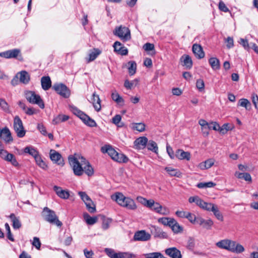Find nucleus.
<instances>
[{
  "label": "nucleus",
  "instance_id": "a878e982",
  "mask_svg": "<svg viewBox=\"0 0 258 258\" xmlns=\"http://www.w3.org/2000/svg\"><path fill=\"white\" fill-rule=\"evenodd\" d=\"M170 227L175 233H181L183 231V227L180 226L174 219L172 220V224L171 226H170Z\"/></svg>",
  "mask_w": 258,
  "mask_h": 258
},
{
  "label": "nucleus",
  "instance_id": "37998d69",
  "mask_svg": "<svg viewBox=\"0 0 258 258\" xmlns=\"http://www.w3.org/2000/svg\"><path fill=\"white\" fill-rule=\"evenodd\" d=\"M173 218L168 217H163L160 218L158 219V222L165 226H168L170 227L172 224V220Z\"/></svg>",
  "mask_w": 258,
  "mask_h": 258
},
{
  "label": "nucleus",
  "instance_id": "9b49d317",
  "mask_svg": "<svg viewBox=\"0 0 258 258\" xmlns=\"http://www.w3.org/2000/svg\"><path fill=\"white\" fill-rule=\"evenodd\" d=\"M151 238V235L146 232L145 230H141L136 232L134 236V239L135 241H145Z\"/></svg>",
  "mask_w": 258,
  "mask_h": 258
},
{
  "label": "nucleus",
  "instance_id": "603ef678",
  "mask_svg": "<svg viewBox=\"0 0 258 258\" xmlns=\"http://www.w3.org/2000/svg\"><path fill=\"white\" fill-rule=\"evenodd\" d=\"M78 194L84 203H86L88 201H90V200H91V199L85 192L79 191Z\"/></svg>",
  "mask_w": 258,
  "mask_h": 258
},
{
  "label": "nucleus",
  "instance_id": "3c124183",
  "mask_svg": "<svg viewBox=\"0 0 258 258\" xmlns=\"http://www.w3.org/2000/svg\"><path fill=\"white\" fill-rule=\"evenodd\" d=\"M196 87L200 91H202L205 88V83L202 79H198L196 82Z\"/></svg>",
  "mask_w": 258,
  "mask_h": 258
},
{
  "label": "nucleus",
  "instance_id": "864d4df0",
  "mask_svg": "<svg viewBox=\"0 0 258 258\" xmlns=\"http://www.w3.org/2000/svg\"><path fill=\"white\" fill-rule=\"evenodd\" d=\"M185 218H187L192 223H196L197 221V217L194 214L189 212L187 213Z\"/></svg>",
  "mask_w": 258,
  "mask_h": 258
},
{
  "label": "nucleus",
  "instance_id": "ddd939ff",
  "mask_svg": "<svg viewBox=\"0 0 258 258\" xmlns=\"http://www.w3.org/2000/svg\"><path fill=\"white\" fill-rule=\"evenodd\" d=\"M165 252L166 255L171 258H182L180 251L175 247L166 249Z\"/></svg>",
  "mask_w": 258,
  "mask_h": 258
},
{
  "label": "nucleus",
  "instance_id": "a19ab883",
  "mask_svg": "<svg viewBox=\"0 0 258 258\" xmlns=\"http://www.w3.org/2000/svg\"><path fill=\"white\" fill-rule=\"evenodd\" d=\"M138 83V80L135 79L132 81L126 80L124 83V86L127 89H131L133 87H136Z\"/></svg>",
  "mask_w": 258,
  "mask_h": 258
},
{
  "label": "nucleus",
  "instance_id": "f704fd0d",
  "mask_svg": "<svg viewBox=\"0 0 258 258\" xmlns=\"http://www.w3.org/2000/svg\"><path fill=\"white\" fill-rule=\"evenodd\" d=\"M24 152L33 156L34 158L39 154V152L32 146H27L24 149Z\"/></svg>",
  "mask_w": 258,
  "mask_h": 258
},
{
  "label": "nucleus",
  "instance_id": "39448f33",
  "mask_svg": "<svg viewBox=\"0 0 258 258\" xmlns=\"http://www.w3.org/2000/svg\"><path fill=\"white\" fill-rule=\"evenodd\" d=\"M24 95L27 100L31 104H37L41 108H44V104L40 96L32 91H26Z\"/></svg>",
  "mask_w": 258,
  "mask_h": 258
},
{
  "label": "nucleus",
  "instance_id": "1a4fd4ad",
  "mask_svg": "<svg viewBox=\"0 0 258 258\" xmlns=\"http://www.w3.org/2000/svg\"><path fill=\"white\" fill-rule=\"evenodd\" d=\"M105 251L107 255L110 258H133L135 257L133 254L128 252H115V251L111 248H106Z\"/></svg>",
  "mask_w": 258,
  "mask_h": 258
},
{
  "label": "nucleus",
  "instance_id": "a211bd4d",
  "mask_svg": "<svg viewBox=\"0 0 258 258\" xmlns=\"http://www.w3.org/2000/svg\"><path fill=\"white\" fill-rule=\"evenodd\" d=\"M19 78V81L24 84H27L30 80V76L26 71H22L17 73Z\"/></svg>",
  "mask_w": 258,
  "mask_h": 258
},
{
  "label": "nucleus",
  "instance_id": "6ab92c4d",
  "mask_svg": "<svg viewBox=\"0 0 258 258\" xmlns=\"http://www.w3.org/2000/svg\"><path fill=\"white\" fill-rule=\"evenodd\" d=\"M175 157L179 160H189L190 159V154L188 152H185L183 150L178 149L176 151L175 154Z\"/></svg>",
  "mask_w": 258,
  "mask_h": 258
},
{
  "label": "nucleus",
  "instance_id": "72a5a7b5",
  "mask_svg": "<svg viewBox=\"0 0 258 258\" xmlns=\"http://www.w3.org/2000/svg\"><path fill=\"white\" fill-rule=\"evenodd\" d=\"M84 218L86 221V222L88 225H93L97 221V217H92L87 213L84 214Z\"/></svg>",
  "mask_w": 258,
  "mask_h": 258
},
{
  "label": "nucleus",
  "instance_id": "680f3d73",
  "mask_svg": "<svg viewBox=\"0 0 258 258\" xmlns=\"http://www.w3.org/2000/svg\"><path fill=\"white\" fill-rule=\"evenodd\" d=\"M219 9L220 10L224 12H228L229 11L228 8L222 1H220L219 3Z\"/></svg>",
  "mask_w": 258,
  "mask_h": 258
},
{
  "label": "nucleus",
  "instance_id": "09e8293b",
  "mask_svg": "<svg viewBox=\"0 0 258 258\" xmlns=\"http://www.w3.org/2000/svg\"><path fill=\"white\" fill-rule=\"evenodd\" d=\"M134 129L142 132L145 129V125L143 123H136L133 124Z\"/></svg>",
  "mask_w": 258,
  "mask_h": 258
},
{
  "label": "nucleus",
  "instance_id": "cd10ccee",
  "mask_svg": "<svg viewBox=\"0 0 258 258\" xmlns=\"http://www.w3.org/2000/svg\"><path fill=\"white\" fill-rule=\"evenodd\" d=\"M112 99L117 104L123 106L124 105V100L116 91L111 94Z\"/></svg>",
  "mask_w": 258,
  "mask_h": 258
},
{
  "label": "nucleus",
  "instance_id": "58836bf2",
  "mask_svg": "<svg viewBox=\"0 0 258 258\" xmlns=\"http://www.w3.org/2000/svg\"><path fill=\"white\" fill-rule=\"evenodd\" d=\"M36 164L41 168L46 169L47 165L45 162L42 159L39 154L34 158Z\"/></svg>",
  "mask_w": 258,
  "mask_h": 258
},
{
  "label": "nucleus",
  "instance_id": "ea45409f",
  "mask_svg": "<svg viewBox=\"0 0 258 258\" xmlns=\"http://www.w3.org/2000/svg\"><path fill=\"white\" fill-rule=\"evenodd\" d=\"M147 147L149 150L157 153L158 151V146L156 143L152 140H150L147 144Z\"/></svg>",
  "mask_w": 258,
  "mask_h": 258
},
{
  "label": "nucleus",
  "instance_id": "b1692460",
  "mask_svg": "<svg viewBox=\"0 0 258 258\" xmlns=\"http://www.w3.org/2000/svg\"><path fill=\"white\" fill-rule=\"evenodd\" d=\"M214 164V160L213 159H209L205 162L200 163L198 167L201 170H205L211 168Z\"/></svg>",
  "mask_w": 258,
  "mask_h": 258
},
{
  "label": "nucleus",
  "instance_id": "e433bc0d",
  "mask_svg": "<svg viewBox=\"0 0 258 258\" xmlns=\"http://www.w3.org/2000/svg\"><path fill=\"white\" fill-rule=\"evenodd\" d=\"M209 62L213 70H217L220 68V63L218 59L215 57H211L209 59Z\"/></svg>",
  "mask_w": 258,
  "mask_h": 258
},
{
  "label": "nucleus",
  "instance_id": "79ce46f5",
  "mask_svg": "<svg viewBox=\"0 0 258 258\" xmlns=\"http://www.w3.org/2000/svg\"><path fill=\"white\" fill-rule=\"evenodd\" d=\"M71 111L74 114L79 117L82 120V118H83L86 115L85 113H84L83 112L79 110L75 106H73L71 107Z\"/></svg>",
  "mask_w": 258,
  "mask_h": 258
},
{
  "label": "nucleus",
  "instance_id": "6e6d98bb",
  "mask_svg": "<svg viewBox=\"0 0 258 258\" xmlns=\"http://www.w3.org/2000/svg\"><path fill=\"white\" fill-rule=\"evenodd\" d=\"M162 208V207L159 203L154 202V205L153 206L151 210L155 211L157 213H161Z\"/></svg>",
  "mask_w": 258,
  "mask_h": 258
},
{
  "label": "nucleus",
  "instance_id": "f257e3e1",
  "mask_svg": "<svg viewBox=\"0 0 258 258\" xmlns=\"http://www.w3.org/2000/svg\"><path fill=\"white\" fill-rule=\"evenodd\" d=\"M68 159L76 175L81 176L84 172L89 176L93 175L94 169L93 167L83 156L75 154L74 156H70Z\"/></svg>",
  "mask_w": 258,
  "mask_h": 258
},
{
  "label": "nucleus",
  "instance_id": "69168bd1",
  "mask_svg": "<svg viewBox=\"0 0 258 258\" xmlns=\"http://www.w3.org/2000/svg\"><path fill=\"white\" fill-rule=\"evenodd\" d=\"M70 196V194L68 191H66L64 190H62L60 191L59 195L58 196L61 199H67L69 198Z\"/></svg>",
  "mask_w": 258,
  "mask_h": 258
},
{
  "label": "nucleus",
  "instance_id": "c03bdc74",
  "mask_svg": "<svg viewBox=\"0 0 258 258\" xmlns=\"http://www.w3.org/2000/svg\"><path fill=\"white\" fill-rule=\"evenodd\" d=\"M211 211L213 212L215 217L219 220L222 221H223V217L220 212L219 211L218 207L214 205L213 208L211 209Z\"/></svg>",
  "mask_w": 258,
  "mask_h": 258
},
{
  "label": "nucleus",
  "instance_id": "4d7b16f0",
  "mask_svg": "<svg viewBox=\"0 0 258 258\" xmlns=\"http://www.w3.org/2000/svg\"><path fill=\"white\" fill-rule=\"evenodd\" d=\"M32 245L35 246L37 249H39L41 246V242L39 238L34 237L32 242Z\"/></svg>",
  "mask_w": 258,
  "mask_h": 258
},
{
  "label": "nucleus",
  "instance_id": "5fc2aeb1",
  "mask_svg": "<svg viewBox=\"0 0 258 258\" xmlns=\"http://www.w3.org/2000/svg\"><path fill=\"white\" fill-rule=\"evenodd\" d=\"M143 48L146 51L155 50L154 45L150 43H146L143 45Z\"/></svg>",
  "mask_w": 258,
  "mask_h": 258
},
{
  "label": "nucleus",
  "instance_id": "473e14b6",
  "mask_svg": "<svg viewBox=\"0 0 258 258\" xmlns=\"http://www.w3.org/2000/svg\"><path fill=\"white\" fill-rule=\"evenodd\" d=\"M69 119V116L66 115L59 114L54 118L52 122L54 124H58L61 122L65 121Z\"/></svg>",
  "mask_w": 258,
  "mask_h": 258
},
{
  "label": "nucleus",
  "instance_id": "2eb2a0df",
  "mask_svg": "<svg viewBox=\"0 0 258 258\" xmlns=\"http://www.w3.org/2000/svg\"><path fill=\"white\" fill-rule=\"evenodd\" d=\"M148 143V139L145 137L137 138L134 142V146L137 149H142L145 148Z\"/></svg>",
  "mask_w": 258,
  "mask_h": 258
},
{
  "label": "nucleus",
  "instance_id": "4c0bfd02",
  "mask_svg": "<svg viewBox=\"0 0 258 258\" xmlns=\"http://www.w3.org/2000/svg\"><path fill=\"white\" fill-rule=\"evenodd\" d=\"M5 160L11 162L14 166H17L19 165L14 155L11 153H8V154L7 155L6 158Z\"/></svg>",
  "mask_w": 258,
  "mask_h": 258
},
{
  "label": "nucleus",
  "instance_id": "a18cd8bd",
  "mask_svg": "<svg viewBox=\"0 0 258 258\" xmlns=\"http://www.w3.org/2000/svg\"><path fill=\"white\" fill-rule=\"evenodd\" d=\"M130 66L128 68V73L130 75H133L136 73L137 69V64L135 61H130L128 62Z\"/></svg>",
  "mask_w": 258,
  "mask_h": 258
},
{
  "label": "nucleus",
  "instance_id": "20e7f679",
  "mask_svg": "<svg viewBox=\"0 0 258 258\" xmlns=\"http://www.w3.org/2000/svg\"><path fill=\"white\" fill-rule=\"evenodd\" d=\"M41 215L43 219L47 222L52 224H55L57 227H60L62 223L60 221L54 211L47 207L44 208Z\"/></svg>",
  "mask_w": 258,
  "mask_h": 258
},
{
  "label": "nucleus",
  "instance_id": "4468645a",
  "mask_svg": "<svg viewBox=\"0 0 258 258\" xmlns=\"http://www.w3.org/2000/svg\"><path fill=\"white\" fill-rule=\"evenodd\" d=\"M192 50L195 56L198 59H201L204 57L205 53L201 45L194 44L192 47Z\"/></svg>",
  "mask_w": 258,
  "mask_h": 258
},
{
  "label": "nucleus",
  "instance_id": "6e6552de",
  "mask_svg": "<svg viewBox=\"0 0 258 258\" xmlns=\"http://www.w3.org/2000/svg\"><path fill=\"white\" fill-rule=\"evenodd\" d=\"M52 89L63 98H67L70 96L71 92L70 89L66 85L62 83L54 84L52 86Z\"/></svg>",
  "mask_w": 258,
  "mask_h": 258
},
{
  "label": "nucleus",
  "instance_id": "4be33fe9",
  "mask_svg": "<svg viewBox=\"0 0 258 258\" xmlns=\"http://www.w3.org/2000/svg\"><path fill=\"white\" fill-rule=\"evenodd\" d=\"M93 98L92 102L93 103L94 109L97 111H99L101 109V100L99 96L94 92L92 95Z\"/></svg>",
  "mask_w": 258,
  "mask_h": 258
},
{
  "label": "nucleus",
  "instance_id": "5701e85b",
  "mask_svg": "<svg viewBox=\"0 0 258 258\" xmlns=\"http://www.w3.org/2000/svg\"><path fill=\"white\" fill-rule=\"evenodd\" d=\"M180 60L183 64V66H185L187 69H190L192 66V59L188 55H183L180 58Z\"/></svg>",
  "mask_w": 258,
  "mask_h": 258
},
{
  "label": "nucleus",
  "instance_id": "7c9ffc66",
  "mask_svg": "<svg viewBox=\"0 0 258 258\" xmlns=\"http://www.w3.org/2000/svg\"><path fill=\"white\" fill-rule=\"evenodd\" d=\"M113 160L119 163H126L128 161V158L124 154L117 152Z\"/></svg>",
  "mask_w": 258,
  "mask_h": 258
},
{
  "label": "nucleus",
  "instance_id": "dca6fc26",
  "mask_svg": "<svg viewBox=\"0 0 258 258\" xmlns=\"http://www.w3.org/2000/svg\"><path fill=\"white\" fill-rule=\"evenodd\" d=\"M0 135L1 138L6 143H9L13 140L11 132L7 127H5L0 130Z\"/></svg>",
  "mask_w": 258,
  "mask_h": 258
},
{
  "label": "nucleus",
  "instance_id": "0eeeda50",
  "mask_svg": "<svg viewBox=\"0 0 258 258\" xmlns=\"http://www.w3.org/2000/svg\"><path fill=\"white\" fill-rule=\"evenodd\" d=\"M14 129L19 138L25 136L26 131L23 126L22 120L18 116H16L14 119Z\"/></svg>",
  "mask_w": 258,
  "mask_h": 258
},
{
  "label": "nucleus",
  "instance_id": "e2e57ef3",
  "mask_svg": "<svg viewBox=\"0 0 258 258\" xmlns=\"http://www.w3.org/2000/svg\"><path fill=\"white\" fill-rule=\"evenodd\" d=\"M37 128L43 135H44V136L47 135V132H46V128L42 124H41V123L38 124Z\"/></svg>",
  "mask_w": 258,
  "mask_h": 258
},
{
  "label": "nucleus",
  "instance_id": "2f4dec72",
  "mask_svg": "<svg viewBox=\"0 0 258 258\" xmlns=\"http://www.w3.org/2000/svg\"><path fill=\"white\" fill-rule=\"evenodd\" d=\"M82 121L85 124L90 127H95L97 126V123L95 120L91 118L88 115L86 114L85 117L82 118Z\"/></svg>",
  "mask_w": 258,
  "mask_h": 258
},
{
  "label": "nucleus",
  "instance_id": "bb28decb",
  "mask_svg": "<svg viewBox=\"0 0 258 258\" xmlns=\"http://www.w3.org/2000/svg\"><path fill=\"white\" fill-rule=\"evenodd\" d=\"M10 218L11 219L13 223V227L14 229H17L21 228L22 225L20 221L19 218L16 217L14 214H11L10 215Z\"/></svg>",
  "mask_w": 258,
  "mask_h": 258
},
{
  "label": "nucleus",
  "instance_id": "774afa93",
  "mask_svg": "<svg viewBox=\"0 0 258 258\" xmlns=\"http://www.w3.org/2000/svg\"><path fill=\"white\" fill-rule=\"evenodd\" d=\"M252 101L255 108H258V96L257 95H253L252 96Z\"/></svg>",
  "mask_w": 258,
  "mask_h": 258
},
{
  "label": "nucleus",
  "instance_id": "f03ea898",
  "mask_svg": "<svg viewBox=\"0 0 258 258\" xmlns=\"http://www.w3.org/2000/svg\"><path fill=\"white\" fill-rule=\"evenodd\" d=\"M216 245L232 252L240 253L244 251V247L236 241L228 239L221 240L216 243Z\"/></svg>",
  "mask_w": 258,
  "mask_h": 258
},
{
  "label": "nucleus",
  "instance_id": "de8ad7c7",
  "mask_svg": "<svg viewBox=\"0 0 258 258\" xmlns=\"http://www.w3.org/2000/svg\"><path fill=\"white\" fill-rule=\"evenodd\" d=\"M87 210L88 211L91 213H93L96 212V207L95 205L92 202V200L90 201H88L85 203Z\"/></svg>",
  "mask_w": 258,
  "mask_h": 258
},
{
  "label": "nucleus",
  "instance_id": "338daca9",
  "mask_svg": "<svg viewBox=\"0 0 258 258\" xmlns=\"http://www.w3.org/2000/svg\"><path fill=\"white\" fill-rule=\"evenodd\" d=\"M121 119V117L120 115L117 114L115 115L112 119V122L115 124V125H117L118 126H120V125H118V123L120 121Z\"/></svg>",
  "mask_w": 258,
  "mask_h": 258
},
{
  "label": "nucleus",
  "instance_id": "f3484780",
  "mask_svg": "<svg viewBox=\"0 0 258 258\" xmlns=\"http://www.w3.org/2000/svg\"><path fill=\"white\" fill-rule=\"evenodd\" d=\"M196 223L207 229H210L213 225V222L212 220L208 219L206 220L201 217H197Z\"/></svg>",
  "mask_w": 258,
  "mask_h": 258
},
{
  "label": "nucleus",
  "instance_id": "13d9d810",
  "mask_svg": "<svg viewBox=\"0 0 258 258\" xmlns=\"http://www.w3.org/2000/svg\"><path fill=\"white\" fill-rule=\"evenodd\" d=\"M239 43L241 45L243 46L245 49L249 50V49H250V47L249 46L247 40L243 38H240Z\"/></svg>",
  "mask_w": 258,
  "mask_h": 258
},
{
  "label": "nucleus",
  "instance_id": "412c9836",
  "mask_svg": "<svg viewBox=\"0 0 258 258\" xmlns=\"http://www.w3.org/2000/svg\"><path fill=\"white\" fill-rule=\"evenodd\" d=\"M101 151L103 153H107L110 157L113 159L115 155H116V152L111 146L109 145H106L101 148Z\"/></svg>",
  "mask_w": 258,
  "mask_h": 258
},
{
  "label": "nucleus",
  "instance_id": "bf43d9fd",
  "mask_svg": "<svg viewBox=\"0 0 258 258\" xmlns=\"http://www.w3.org/2000/svg\"><path fill=\"white\" fill-rule=\"evenodd\" d=\"M209 127L210 130H213L215 131H219L220 125L216 122H212L209 123Z\"/></svg>",
  "mask_w": 258,
  "mask_h": 258
},
{
  "label": "nucleus",
  "instance_id": "aec40b11",
  "mask_svg": "<svg viewBox=\"0 0 258 258\" xmlns=\"http://www.w3.org/2000/svg\"><path fill=\"white\" fill-rule=\"evenodd\" d=\"M41 83L42 89L48 90L51 86V81L49 76H44L41 79Z\"/></svg>",
  "mask_w": 258,
  "mask_h": 258
},
{
  "label": "nucleus",
  "instance_id": "8fccbe9b",
  "mask_svg": "<svg viewBox=\"0 0 258 258\" xmlns=\"http://www.w3.org/2000/svg\"><path fill=\"white\" fill-rule=\"evenodd\" d=\"M5 228L6 231H7V237L8 238L11 240V241H14V238L11 232V229L8 223H6L5 225Z\"/></svg>",
  "mask_w": 258,
  "mask_h": 258
},
{
  "label": "nucleus",
  "instance_id": "7ed1b4c3",
  "mask_svg": "<svg viewBox=\"0 0 258 258\" xmlns=\"http://www.w3.org/2000/svg\"><path fill=\"white\" fill-rule=\"evenodd\" d=\"M111 199L114 200L120 206L127 209L135 210L137 207L135 201L130 198L125 197L122 193L117 192L111 196Z\"/></svg>",
  "mask_w": 258,
  "mask_h": 258
},
{
  "label": "nucleus",
  "instance_id": "c9c22d12",
  "mask_svg": "<svg viewBox=\"0 0 258 258\" xmlns=\"http://www.w3.org/2000/svg\"><path fill=\"white\" fill-rule=\"evenodd\" d=\"M0 107L5 112L8 113L11 112L10 106L4 99L0 98Z\"/></svg>",
  "mask_w": 258,
  "mask_h": 258
},
{
  "label": "nucleus",
  "instance_id": "c85d7f7f",
  "mask_svg": "<svg viewBox=\"0 0 258 258\" xmlns=\"http://www.w3.org/2000/svg\"><path fill=\"white\" fill-rule=\"evenodd\" d=\"M165 170L171 176L179 177L181 176L180 172L177 169H174L171 167H166L165 168Z\"/></svg>",
  "mask_w": 258,
  "mask_h": 258
},
{
  "label": "nucleus",
  "instance_id": "423d86ee",
  "mask_svg": "<svg viewBox=\"0 0 258 258\" xmlns=\"http://www.w3.org/2000/svg\"><path fill=\"white\" fill-rule=\"evenodd\" d=\"M113 33L115 35L119 37L121 40L127 41L131 38L130 30L126 27L120 26L116 27Z\"/></svg>",
  "mask_w": 258,
  "mask_h": 258
},
{
  "label": "nucleus",
  "instance_id": "393cba45",
  "mask_svg": "<svg viewBox=\"0 0 258 258\" xmlns=\"http://www.w3.org/2000/svg\"><path fill=\"white\" fill-rule=\"evenodd\" d=\"M214 205H215L213 204L204 202L201 198L198 204V206H199L200 208L208 211H211V209L213 208Z\"/></svg>",
  "mask_w": 258,
  "mask_h": 258
},
{
  "label": "nucleus",
  "instance_id": "9d476101",
  "mask_svg": "<svg viewBox=\"0 0 258 258\" xmlns=\"http://www.w3.org/2000/svg\"><path fill=\"white\" fill-rule=\"evenodd\" d=\"M50 158L52 161L59 165H64L63 160L60 154L54 150L51 149L49 152Z\"/></svg>",
  "mask_w": 258,
  "mask_h": 258
},
{
  "label": "nucleus",
  "instance_id": "c756f323",
  "mask_svg": "<svg viewBox=\"0 0 258 258\" xmlns=\"http://www.w3.org/2000/svg\"><path fill=\"white\" fill-rule=\"evenodd\" d=\"M238 106L244 107L246 110H250L251 108V103L248 100L245 98L240 99L238 102Z\"/></svg>",
  "mask_w": 258,
  "mask_h": 258
},
{
  "label": "nucleus",
  "instance_id": "49530a36",
  "mask_svg": "<svg viewBox=\"0 0 258 258\" xmlns=\"http://www.w3.org/2000/svg\"><path fill=\"white\" fill-rule=\"evenodd\" d=\"M101 53V51L98 49H94L93 51L89 54L88 61H92L95 60L96 57Z\"/></svg>",
  "mask_w": 258,
  "mask_h": 258
},
{
  "label": "nucleus",
  "instance_id": "052dcab7",
  "mask_svg": "<svg viewBox=\"0 0 258 258\" xmlns=\"http://www.w3.org/2000/svg\"><path fill=\"white\" fill-rule=\"evenodd\" d=\"M230 130L229 124L228 123L224 124L221 127L220 126L219 131L221 133L224 134Z\"/></svg>",
  "mask_w": 258,
  "mask_h": 258
},
{
  "label": "nucleus",
  "instance_id": "f8f14e48",
  "mask_svg": "<svg viewBox=\"0 0 258 258\" xmlns=\"http://www.w3.org/2000/svg\"><path fill=\"white\" fill-rule=\"evenodd\" d=\"M20 54V50L13 49L0 53V56L6 58H16Z\"/></svg>",
  "mask_w": 258,
  "mask_h": 258
},
{
  "label": "nucleus",
  "instance_id": "0e129e2a",
  "mask_svg": "<svg viewBox=\"0 0 258 258\" xmlns=\"http://www.w3.org/2000/svg\"><path fill=\"white\" fill-rule=\"evenodd\" d=\"M166 150L168 154L170 156L171 159H174L175 157V155L174 154L173 151L172 150V148L169 146L168 145L166 146Z\"/></svg>",
  "mask_w": 258,
  "mask_h": 258
}]
</instances>
